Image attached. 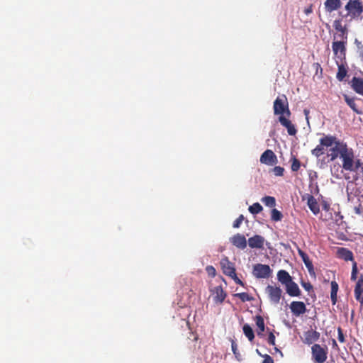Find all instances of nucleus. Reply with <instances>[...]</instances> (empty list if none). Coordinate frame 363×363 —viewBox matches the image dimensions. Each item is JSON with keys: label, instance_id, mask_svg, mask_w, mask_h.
Returning a JSON list of instances; mask_svg holds the SVG:
<instances>
[{"label": "nucleus", "instance_id": "obj_48", "mask_svg": "<svg viewBox=\"0 0 363 363\" xmlns=\"http://www.w3.org/2000/svg\"><path fill=\"white\" fill-rule=\"evenodd\" d=\"M315 65L316 66V72H318V70H320V72H322L323 69H322V67H320V64L316 63V64H315Z\"/></svg>", "mask_w": 363, "mask_h": 363}, {"label": "nucleus", "instance_id": "obj_52", "mask_svg": "<svg viewBox=\"0 0 363 363\" xmlns=\"http://www.w3.org/2000/svg\"><path fill=\"white\" fill-rule=\"evenodd\" d=\"M304 112H305L306 115H307L308 113V111H307V110H305Z\"/></svg>", "mask_w": 363, "mask_h": 363}, {"label": "nucleus", "instance_id": "obj_38", "mask_svg": "<svg viewBox=\"0 0 363 363\" xmlns=\"http://www.w3.org/2000/svg\"><path fill=\"white\" fill-rule=\"evenodd\" d=\"M243 220H244L243 215H240V216L233 222V227L235 228H240V226L242 224Z\"/></svg>", "mask_w": 363, "mask_h": 363}, {"label": "nucleus", "instance_id": "obj_39", "mask_svg": "<svg viewBox=\"0 0 363 363\" xmlns=\"http://www.w3.org/2000/svg\"><path fill=\"white\" fill-rule=\"evenodd\" d=\"M206 271L208 273V274L211 277H214L216 274V269L213 266H207L206 267Z\"/></svg>", "mask_w": 363, "mask_h": 363}, {"label": "nucleus", "instance_id": "obj_35", "mask_svg": "<svg viewBox=\"0 0 363 363\" xmlns=\"http://www.w3.org/2000/svg\"><path fill=\"white\" fill-rule=\"evenodd\" d=\"M357 273H358L357 264L355 261H353L352 273H351V280L352 281H355L357 279Z\"/></svg>", "mask_w": 363, "mask_h": 363}, {"label": "nucleus", "instance_id": "obj_53", "mask_svg": "<svg viewBox=\"0 0 363 363\" xmlns=\"http://www.w3.org/2000/svg\"><path fill=\"white\" fill-rule=\"evenodd\" d=\"M324 208H325V209H328L327 205H325Z\"/></svg>", "mask_w": 363, "mask_h": 363}, {"label": "nucleus", "instance_id": "obj_6", "mask_svg": "<svg viewBox=\"0 0 363 363\" xmlns=\"http://www.w3.org/2000/svg\"><path fill=\"white\" fill-rule=\"evenodd\" d=\"M253 275L258 279L268 278L272 274V269L267 264H256L253 266Z\"/></svg>", "mask_w": 363, "mask_h": 363}, {"label": "nucleus", "instance_id": "obj_24", "mask_svg": "<svg viewBox=\"0 0 363 363\" xmlns=\"http://www.w3.org/2000/svg\"><path fill=\"white\" fill-rule=\"evenodd\" d=\"M255 319L256 325L257 327V335L259 337H263L264 336L263 333L265 330V324H264V318H262V316L257 315L255 316Z\"/></svg>", "mask_w": 363, "mask_h": 363}, {"label": "nucleus", "instance_id": "obj_4", "mask_svg": "<svg viewBox=\"0 0 363 363\" xmlns=\"http://www.w3.org/2000/svg\"><path fill=\"white\" fill-rule=\"evenodd\" d=\"M312 359L315 363H324L327 359L328 348L319 344H314L311 347Z\"/></svg>", "mask_w": 363, "mask_h": 363}, {"label": "nucleus", "instance_id": "obj_9", "mask_svg": "<svg viewBox=\"0 0 363 363\" xmlns=\"http://www.w3.org/2000/svg\"><path fill=\"white\" fill-rule=\"evenodd\" d=\"M260 162L268 166L276 164L278 162L277 157L272 150H265L260 156Z\"/></svg>", "mask_w": 363, "mask_h": 363}, {"label": "nucleus", "instance_id": "obj_41", "mask_svg": "<svg viewBox=\"0 0 363 363\" xmlns=\"http://www.w3.org/2000/svg\"><path fill=\"white\" fill-rule=\"evenodd\" d=\"M337 334H338V336H337L338 340L340 342H345V335H344L343 331L340 327L337 328Z\"/></svg>", "mask_w": 363, "mask_h": 363}, {"label": "nucleus", "instance_id": "obj_27", "mask_svg": "<svg viewBox=\"0 0 363 363\" xmlns=\"http://www.w3.org/2000/svg\"><path fill=\"white\" fill-rule=\"evenodd\" d=\"M338 289H339L338 284L335 281H331L330 298H331L333 305H335L337 301Z\"/></svg>", "mask_w": 363, "mask_h": 363}, {"label": "nucleus", "instance_id": "obj_31", "mask_svg": "<svg viewBox=\"0 0 363 363\" xmlns=\"http://www.w3.org/2000/svg\"><path fill=\"white\" fill-rule=\"evenodd\" d=\"M235 297H238L242 302L251 301L254 298L250 296L247 293H238L233 295Z\"/></svg>", "mask_w": 363, "mask_h": 363}, {"label": "nucleus", "instance_id": "obj_34", "mask_svg": "<svg viewBox=\"0 0 363 363\" xmlns=\"http://www.w3.org/2000/svg\"><path fill=\"white\" fill-rule=\"evenodd\" d=\"M271 218L274 221L281 220L282 218L281 213L276 208H273L271 213Z\"/></svg>", "mask_w": 363, "mask_h": 363}, {"label": "nucleus", "instance_id": "obj_45", "mask_svg": "<svg viewBox=\"0 0 363 363\" xmlns=\"http://www.w3.org/2000/svg\"><path fill=\"white\" fill-rule=\"evenodd\" d=\"M306 15H309L313 12V4H310L307 8H306L303 11Z\"/></svg>", "mask_w": 363, "mask_h": 363}, {"label": "nucleus", "instance_id": "obj_17", "mask_svg": "<svg viewBox=\"0 0 363 363\" xmlns=\"http://www.w3.org/2000/svg\"><path fill=\"white\" fill-rule=\"evenodd\" d=\"M232 244L239 249L244 250L247 247V240L245 237L241 234H236L231 238Z\"/></svg>", "mask_w": 363, "mask_h": 363}, {"label": "nucleus", "instance_id": "obj_3", "mask_svg": "<svg viewBox=\"0 0 363 363\" xmlns=\"http://www.w3.org/2000/svg\"><path fill=\"white\" fill-rule=\"evenodd\" d=\"M340 158L342 162V168L349 172H352L354 169V153L351 147L347 145L344 150L341 152Z\"/></svg>", "mask_w": 363, "mask_h": 363}, {"label": "nucleus", "instance_id": "obj_8", "mask_svg": "<svg viewBox=\"0 0 363 363\" xmlns=\"http://www.w3.org/2000/svg\"><path fill=\"white\" fill-rule=\"evenodd\" d=\"M346 44L347 40H342L340 41H333L332 48L334 55L342 60L345 57L346 55Z\"/></svg>", "mask_w": 363, "mask_h": 363}, {"label": "nucleus", "instance_id": "obj_21", "mask_svg": "<svg viewBox=\"0 0 363 363\" xmlns=\"http://www.w3.org/2000/svg\"><path fill=\"white\" fill-rule=\"evenodd\" d=\"M286 290L290 296H299L301 295V290L298 284L293 280L286 285Z\"/></svg>", "mask_w": 363, "mask_h": 363}, {"label": "nucleus", "instance_id": "obj_12", "mask_svg": "<svg viewBox=\"0 0 363 363\" xmlns=\"http://www.w3.org/2000/svg\"><path fill=\"white\" fill-rule=\"evenodd\" d=\"M220 266L224 274L232 277L235 273L234 264L229 261L228 257H224L220 260Z\"/></svg>", "mask_w": 363, "mask_h": 363}, {"label": "nucleus", "instance_id": "obj_20", "mask_svg": "<svg viewBox=\"0 0 363 363\" xmlns=\"http://www.w3.org/2000/svg\"><path fill=\"white\" fill-rule=\"evenodd\" d=\"M298 253L299 256L301 257L302 261L305 264V266L308 269L309 273H312V272L313 273L314 272L313 264L311 260L310 259L309 257L308 256V255L305 252H303L302 250H301L300 248H298Z\"/></svg>", "mask_w": 363, "mask_h": 363}, {"label": "nucleus", "instance_id": "obj_10", "mask_svg": "<svg viewBox=\"0 0 363 363\" xmlns=\"http://www.w3.org/2000/svg\"><path fill=\"white\" fill-rule=\"evenodd\" d=\"M354 294L355 299L360 303V306H363V275H361L355 284Z\"/></svg>", "mask_w": 363, "mask_h": 363}, {"label": "nucleus", "instance_id": "obj_51", "mask_svg": "<svg viewBox=\"0 0 363 363\" xmlns=\"http://www.w3.org/2000/svg\"><path fill=\"white\" fill-rule=\"evenodd\" d=\"M360 57L363 59V51L360 52Z\"/></svg>", "mask_w": 363, "mask_h": 363}, {"label": "nucleus", "instance_id": "obj_28", "mask_svg": "<svg viewBox=\"0 0 363 363\" xmlns=\"http://www.w3.org/2000/svg\"><path fill=\"white\" fill-rule=\"evenodd\" d=\"M337 64L338 69H337V72L336 74V78L340 82H342L344 80V79L345 78V77L347 74V69L345 67V65L342 63L339 64L338 62H337Z\"/></svg>", "mask_w": 363, "mask_h": 363}, {"label": "nucleus", "instance_id": "obj_11", "mask_svg": "<svg viewBox=\"0 0 363 363\" xmlns=\"http://www.w3.org/2000/svg\"><path fill=\"white\" fill-rule=\"evenodd\" d=\"M290 309L294 315L298 317L306 312V306L302 301H292Z\"/></svg>", "mask_w": 363, "mask_h": 363}, {"label": "nucleus", "instance_id": "obj_18", "mask_svg": "<svg viewBox=\"0 0 363 363\" xmlns=\"http://www.w3.org/2000/svg\"><path fill=\"white\" fill-rule=\"evenodd\" d=\"M337 253L338 257L344 259L345 261H354L352 252L347 248L339 247Z\"/></svg>", "mask_w": 363, "mask_h": 363}, {"label": "nucleus", "instance_id": "obj_40", "mask_svg": "<svg viewBox=\"0 0 363 363\" xmlns=\"http://www.w3.org/2000/svg\"><path fill=\"white\" fill-rule=\"evenodd\" d=\"M267 342L270 345H275V335L272 331L269 333Z\"/></svg>", "mask_w": 363, "mask_h": 363}, {"label": "nucleus", "instance_id": "obj_13", "mask_svg": "<svg viewBox=\"0 0 363 363\" xmlns=\"http://www.w3.org/2000/svg\"><path fill=\"white\" fill-rule=\"evenodd\" d=\"M285 116H280L279 117V123L287 129V132L290 135H295L297 133V130L294 125L292 124L291 121L287 118Z\"/></svg>", "mask_w": 363, "mask_h": 363}, {"label": "nucleus", "instance_id": "obj_5", "mask_svg": "<svg viewBox=\"0 0 363 363\" xmlns=\"http://www.w3.org/2000/svg\"><path fill=\"white\" fill-rule=\"evenodd\" d=\"M345 8L353 18L359 17L363 12V4L361 0H349Z\"/></svg>", "mask_w": 363, "mask_h": 363}, {"label": "nucleus", "instance_id": "obj_30", "mask_svg": "<svg viewBox=\"0 0 363 363\" xmlns=\"http://www.w3.org/2000/svg\"><path fill=\"white\" fill-rule=\"evenodd\" d=\"M262 201L265 206L272 208L276 205V199L273 196H266L262 199Z\"/></svg>", "mask_w": 363, "mask_h": 363}, {"label": "nucleus", "instance_id": "obj_50", "mask_svg": "<svg viewBox=\"0 0 363 363\" xmlns=\"http://www.w3.org/2000/svg\"><path fill=\"white\" fill-rule=\"evenodd\" d=\"M333 347H335V346L337 347V342H336V341L335 340H333Z\"/></svg>", "mask_w": 363, "mask_h": 363}, {"label": "nucleus", "instance_id": "obj_42", "mask_svg": "<svg viewBox=\"0 0 363 363\" xmlns=\"http://www.w3.org/2000/svg\"><path fill=\"white\" fill-rule=\"evenodd\" d=\"M230 277V278H232V279L235 281V282L236 284H239V285H240V286H245V284L243 283V281H242V280H240V279L238 277V276H237V274H236V272H235V273H234V274H233V275H232V277Z\"/></svg>", "mask_w": 363, "mask_h": 363}, {"label": "nucleus", "instance_id": "obj_29", "mask_svg": "<svg viewBox=\"0 0 363 363\" xmlns=\"http://www.w3.org/2000/svg\"><path fill=\"white\" fill-rule=\"evenodd\" d=\"M245 335L247 337L249 341L252 342L255 338L254 331L251 326L248 324H245L242 328Z\"/></svg>", "mask_w": 363, "mask_h": 363}, {"label": "nucleus", "instance_id": "obj_22", "mask_svg": "<svg viewBox=\"0 0 363 363\" xmlns=\"http://www.w3.org/2000/svg\"><path fill=\"white\" fill-rule=\"evenodd\" d=\"M353 90L361 95H363V79L354 77L351 81Z\"/></svg>", "mask_w": 363, "mask_h": 363}, {"label": "nucleus", "instance_id": "obj_19", "mask_svg": "<svg viewBox=\"0 0 363 363\" xmlns=\"http://www.w3.org/2000/svg\"><path fill=\"white\" fill-rule=\"evenodd\" d=\"M333 26L335 29L340 32V33L338 35V36L342 40H347V30L345 26H343L342 25V21L340 19L334 21Z\"/></svg>", "mask_w": 363, "mask_h": 363}, {"label": "nucleus", "instance_id": "obj_7", "mask_svg": "<svg viewBox=\"0 0 363 363\" xmlns=\"http://www.w3.org/2000/svg\"><path fill=\"white\" fill-rule=\"evenodd\" d=\"M265 291L272 303L274 304H277L279 303L282 294V291L280 289V287L272 285H268L266 287Z\"/></svg>", "mask_w": 363, "mask_h": 363}, {"label": "nucleus", "instance_id": "obj_16", "mask_svg": "<svg viewBox=\"0 0 363 363\" xmlns=\"http://www.w3.org/2000/svg\"><path fill=\"white\" fill-rule=\"evenodd\" d=\"M320 333L313 330H309L304 333V340L303 342L308 345H311L314 342H316L320 338Z\"/></svg>", "mask_w": 363, "mask_h": 363}, {"label": "nucleus", "instance_id": "obj_49", "mask_svg": "<svg viewBox=\"0 0 363 363\" xmlns=\"http://www.w3.org/2000/svg\"><path fill=\"white\" fill-rule=\"evenodd\" d=\"M192 335H194V342H197L198 339H199V337L197 335H195L194 333H192Z\"/></svg>", "mask_w": 363, "mask_h": 363}, {"label": "nucleus", "instance_id": "obj_37", "mask_svg": "<svg viewBox=\"0 0 363 363\" xmlns=\"http://www.w3.org/2000/svg\"><path fill=\"white\" fill-rule=\"evenodd\" d=\"M272 172L275 176L281 177L284 175V169L280 166H276L272 169Z\"/></svg>", "mask_w": 363, "mask_h": 363}, {"label": "nucleus", "instance_id": "obj_2", "mask_svg": "<svg viewBox=\"0 0 363 363\" xmlns=\"http://www.w3.org/2000/svg\"><path fill=\"white\" fill-rule=\"evenodd\" d=\"M274 113L275 115L285 116L290 117L291 111L289 108V103L285 95L277 97L274 101Z\"/></svg>", "mask_w": 363, "mask_h": 363}, {"label": "nucleus", "instance_id": "obj_15", "mask_svg": "<svg viewBox=\"0 0 363 363\" xmlns=\"http://www.w3.org/2000/svg\"><path fill=\"white\" fill-rule=\"evenodd\" d=\"M212 292L213 294V301L216 303H222L227 296L222 286H216Z\"/></svg>", "mask_w": 363, "mask_h": 363}, {"label": "nucleus", "instance_id": "obj_1", "mask_svg": "<svg viewBox=\"0 0 363 363\" xmlns=\"http://www.w3.org/2000/svg\"><path fill=\"white\" fill-rule=\"evenodd\" d=\"M319 143V145L311 150V154L316 157H319L325 153V148L330 147L328 154L330 161H334L340 157L341 152L347 145L346 143L338 140L332 135L323 134Z\"/></svg>", "mask_w": 363, "mask_h": 363}, {"label": "nucleus", "instance_id": "obj_25", "mask_svg": "<svg viewBox=\"0 0 363 363\" xmlns=\"http://www.w3.org/2000/svg\"><path fill=\"white\" fill-rule=\"evenodd\" d=\"M277 279L282 284L285 286L292 281L290 274L285 270H279L277 272Z\"/></svg>", "mask_w": 363, "mask_h": 363}, {"label": "nucleus", "instance_id": "obj_23", "mask_svg": "<svg viewBox=\"0 0 363 363\" xmlns=\"http://www.w3.org/2000/svg\"><path fill=\"white\" fill-rule=\"evenodd\" d=\"M340 0H326L325 1V8L326 11L332 12L341 7Z\"/></svg>", "mask_w": 363, "mask_h": 363}, {"label": "nucleus", "instance_id": "obj_43", "mask_svg": "<svg viewBox=\"0 0 363 363\" xmlns=\"http://www.w3.org/2000/svg\"><path fill=\"white\" fill-rule=\"evenodd\" d=\"M362 162L360 161V160L357 159L356 160H354V169L352 172H356L358 170V169L361 167L362 165Z\"/></svg>", "mask_w": 363, "mask_h": 363}, {"label": "nucleus", "instance_id": "obj_33", "mask_svg": "<svg viewBox=\"0 0 363 363\" xmlns=\"http://www.w3.org/2000/svg\"><path fill=\"white\" fill-rule=\"evenodd\" d=\"M345 101L347 104V105L357 113H361V111H359L357 108V106L354 100V99L348 98L347 96H345Z\"/></svg>", "mask_w": 363, "mask_h": 363}, {"label": "nucleus", "instance_id": "obj_32", "mask_svg": "<svg viewBox=\"0 0 363 363\" xmlns=\"http://www.w3.org/2000/svg\"><path fill=\"white\" fill-rule=\"evenodd\" d=\"M249 211L252 214H257L262 211V206L259 203H255L249 207Z\"/></svg>", "mask_w": 363, "mask_h": 363}, {"label": "nucleus", "instance_id": "obj_36", "mask_svg": "<svg viewBox=\"0 0 363 363\" xmlns=\"http://www.w3.org/2000/svg\"><path fill=\"white\" fill-rule=\"evenodd\" d=\"M300 167H301L300 161L297 158L293 157L291 166L292 172H297L299 169Z\"/></svg>", "mask_w": 363, "mask_h": 363}, {"label": "nucleus", "instance_id": "obj_44", "mask_svg": "<svg viewBox=\"0 0 363 363\" xmlns=\"http://www.w3.org/2000/svg\"><path fill=\"white\" fill-rule=\"evenodd\" d=\"M301 285L307 291H310L311 290L313 289V286L309 282H302Z\"/></svg>", "mask_w": 363, "mask_h": 363}, {"label": "nucleus", "instance_id": "obj_26", "mask_svg": "<svg viewBox=\"0 0 363 363\" xmlns=\"http://www.w3.org/2000/svg\"><path fill=\"white\" fill-rule=\"evenodd\" d=\"M307 203L310 210L315 215H317L320 212L319 204L313 196L308 197Z\"/></svg>", "mask_w": 363, "mask_h": 363}, {"label": "nucleus", "instance_id": "obj_47", "mask_svg": "<svg viewBox=\"0 0 363 363\" xmlns=\"http://www.w3.org/2000/svg\"><path fill=\"white\" fill-rule=\"evenodd\" d=\"M232 350L234 354H236L237 345L234 342L232 343Z\"/></svg>", "mask_w": 363, "mask_h": 363}, {"label": "nucleus", "instance_id": "obj_14", "mask_svg": "<svg viewBox=\"0 0 363 363\" xmlns=\"http://www.w3.org/2000/svg\"><path fill=\"white\" fill-rule=\"evenodd\" d=\"M265 240L259 235H255L248 239V245L251 248L263 249Z\"/></svg>", "mask_w": 363, "mask_h": 363}, {"label": "nucleus", "instance_id": "obj_46", "mask_svg": "<svg viewBox=\"0 0 363 363\" xmlns=\"http://www.w3.org/2000/svg\"><path fill=\"white\" fill-rule=\"evenodd\" d=\"M262 363H274L273 359L268 354L264 357Z\"/></svg>", "mask_w": 363, "mask_h": 363}]
</instances>
